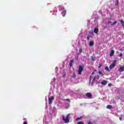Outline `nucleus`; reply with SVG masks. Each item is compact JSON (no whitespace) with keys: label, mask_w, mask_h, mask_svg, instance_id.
Instances as JSON below:
<instances>
[{"label":"nucleus","mask_w":124,"mask_h":124,"mask_svg":"<svg viewBox=\"0 0 124 124\" xmlns=\"http://www.w3.org/2000/svg\"><path fill=\"white\" fill-rule=\"evenodd\" d=\"M114 50H112L110 53V57H113V56H114Z\"/></svg>","instance_id":"13"},{"label":"nucleus","mask_w":124,"mask_h":124,"mask_svg":"<svg viewBox=\"0 0 124 124\" xmlns=\"http://www.w3.org/2000/svg\"><path fill=\"white\" fill-rule=\"evenodd\" d=\"M78 124H84V123L82 122H78Z\"/></svg>","instance_id":"26"},{"label":"nucleus","mask_w":124,"mask_h":124,"mask_svg":"<svg viewBox=\"0 0 124 124\" xmlns=\"http://www.w3.org/2000/svg\"><path fill=\"white\" fill-rule=\"evenodd\" d=\"M82 119V117L77 118L76 119V121H79V120H81Z\"/></svg>","instance_id":"25"},{"label":"nucleus","mask_w":124,"mask_h":124,"mask_svg":"<svg viewBox=\"0 0 124 124\" xmlns=\"http://www.w3.org/2000/svg\"><path fill=\"white\" fill-rule=\"evenodd\" d=\"M65 108H68V107H65Z\"/></svg>","instance_id":"36"},{"label":"nucleus","mask_w":124,"mask_h":124,"mask_svg":"<svg viewBox=\"0 0 124 124\" xmlns=\"http://www.w3.org/2000/svg\"><path fill=\"white\" fill-rule=\"evenodd\" d=\"M123 56V54L120 53L119 55V57H122Z\"/></svg>","instance_id":"29"},{"label":"nucleus","mask_w":124,"mask_h":124,"mask_svg":"<svg viewBox=\"0 0 124 124\" xmlns=\"http://www.w3.org/2000/svg\"><path fill=\"white\" fill-rule=\"evenodd\" d=\"M105 69L106 70H107V71H109V68L108 67H105Z\"/></svg>","instance_id":"24"},{"label":"nucleus","mask_w":124,"mask_h":124,"mask_svg":"<svg viewBox=\"0 0 124 124\" xmlns=\"http://www.w3.org/2000/svg\"><path fill=\"white\" fill-rule=\"evenodd\" d=\"M94 33H97L98 32V28H95L94 29Z\"/></svg>","instance_id":"14"},{"label":"nucleus","mask_w":124,"mask_h":124,"mask_svg":"<svg viewBox=\"0 0 124 124\" xmlns=\"http://www.w3.org/2000/svg\"><path fill=\"white\" fill-rule=\"evenodd\" d=\"M49 114L51 115V116H56V108H52L49 111Z\"/></svg>","instance_id":"3"},{"label":"nucleus","mask_w":124,"mask_h":124,"mask_svg":"<svg viewBox=\"0 0 124 124\" xmlns=\"http://www.w3.org/2000/svg\"><path fill=\"white\" fill-rule=\"evenodd\" d=\"M72 64H73V61L71 60L70 61V63H69V65H70V67H71V66H72Z\"/></svg>","instance_id":"15"},{"label":"nucleus","mask_w":124,"mask_h":124,"mask_svg":"<svg viewBox=\"0 0 124 124\" xmlns=\"http://www.w3.org/2000/svg\"><path fill=\"white\" fill-rule=\"evenodd\" d=\"M82 49L81 48H79V54H81V53H82Z\"/></svg>","instance_id":"23"},{"label":"nucleus","mask_w":124,"mask_h":124,"mask_svg":"<svg viewBox=\"0 0 124 124\" xmlns=\"http://www.w3.org/2000/svg\"><path fill=\"white\" fill-rule=\"evenodd\" d=\"M107 109H111V108H112V106H111V105H108L107 106Z\"/></svg>","instance_id":"19"},{"label":"nucleus","mask_w":124,"mask_h":124,"mask_svg":"<svg viewBox=\"0 0 124 124\" xmlns=\"http://www.w3.org/2000/svg\"><path fill=\"white\" fill-rule=\"evenodd\" d=\"M23 124H28V122H24L23 123Z\"/></svg>","instance_id":"30"},{"label":"nucleus","mask_w":124,"mask_h":124,"mask_svg":"<svg viewBox=\"0 0 124 124\" xmlns=\"http://www.w3.org/2000/svg\"><path fill=\"white\" fill-rule=\"evenodd\" d=\"M98 73H99V75L101 77L103 76V74L101 71H99Z\"/></svg>","instance_id":"21"},{"label":"nucleus","mask_w":124,"mask_h":124,"mask_svg":"<svg viewBox=\"0 0 124 124\" xmlns=\"http://www.w3.org/2000/svg\"><path fill=\"white\" fill-rule=\"evenodd\" d=\"M108 23L109 24L111 23V26H114V25H116V24H117V21H115L113 23H112V22L109 21Z\"/></svg>","instance_id":"12"},{"label":"nucleus","mask_w":124,"mask_h":124,"mask_svg":"<svg viewBox=\"0 0 124 124\" xmlns=\"http://www.w3.org/2000/svg\"><path fill=\"white\" fill-rule=\"evenodd\" d=\"M69 116H70V114H67L66 117H64V115L62 116V120L64 121V123H69Z\"/></svg>","instance_id":"2"},{"label":"nucleus","mask_w":124,"mask_h":124,"mask_svg":"<svg viewBox=\"0 0 124 124\" xmlns=\"http://www.w3.org/2000/svg\"><path fill=\"white\" fill-rule=\"evenodd\" d=\"M55 99V97L53 96H52L51 97L48 98V104H52V101Z\"/></svg>","instance_id":"6"},{"label":"nucleus","mask_w":124,"mask_h":124,"mask_svg":"<svg viewBox=\"0 0 124 124\" xmlns=\"http://www.w3.org/2000/svg\"><path fill=\"white\" fill-rule=\"evenodd\" d=\"M54 81H55V79H54Z\"/></svg>","instance_id":"38"},{"label":"nucleus","mask_w":124,"mask_h":124,"mask_svg":"<svg viewBox=\"0 0 124 124\" xmlns=\"http://www.w3.org/2000/svg\"><path fill=\"white\" fill-rule=\"evenodd\" d=\"M86 96L89 98H92V94L91 93H87Z\"/></svg>","instance_id":"10"},{"label":"nucleus","mask_w":124,"mask_h":124,"mask_svg":"<svg viewBox=\"0 0 124 124\" xmlns=\"http://www.w3.org/2000/svg\"><path fill=\"white\" fill-rule=\"evenodd\" d=\"M92 37H92L91 35H89L87 36V40H90V38H92Z\"/></svg>","instance_id":"18"},{"label":"nucleus","mask_w":124,"mask_h":124,"mask_svg":"<svg viewBox=\"0 0 124 124\" xmlns=\"http://www.w3.org/2000/svg\"><path fill=\"white\" fill-rule=\"evenodd\" d=\"M124 67L123 66H121L120 67L118 71H119V72H123V71H124Z\"/></svg>","instance_id":"9"},{"label":"nucleus","mask_w":124,"mask_h":124,"mask_svg":"<svg viewBox=\"0 0 124 124\" xmlns=\"http://www.w3.org/2000/svg\"><path fill=\"white\" fill-rule=\"evenodd\" d=\"M119 120H120V121H122V117L119 118Z\"/></svg>","instance_id":"35"},{"label":"nucleus","mask_w":124,"mask_h":124,"mask_svg":"<svg viewBox=\"0 0 124 124\" xmlns=\"http://www.w3.org/2000/svg\"><path fill=\"white\" fill-rule=\"evenodd\" d=\"M60 11H62L61 12V14L62 15L63 17L65 16V14H66V11L64 10V7H60L59 8Z\"/></svg>","instance_id":"4"},{"label":"nucleus","mask_w":124,"mask_h":124,"mask_svg":"<svg viewBox=\"0 0 124 124\" xmlns=\"http://www.w3.org/2000/svg\"><path fill=\"white\" fill-rule=\"evenodd\" d=\"M83 66H82L81 65L79 66L78 71V74L79 75H81V74H82V71H83Z\"/></svg>","instance_id":"5"},{"label":"nucleus","mask_w":124,"mask_h":124,"mask_svg":"<svg viewBox=\"0 0 124 124\" xmlns=\"http://www.w3.org/2000/svg\"><path fill=\"white\" fill-rule=\"evenodd\" d=\"M99 79V76L98 75L95 76L94 75V72H93L90 78V82H91V81H92V84H93L94 82H97Z\"/></svg>","instance_id":"1"},{"label":"nucleus","mask_w":124,"mask_h":124,"mask_svg":"<svg viewBox=\"0 0 124 124\" xmlns=\"http://www.w3.org/2000/svg\"><path fill=\"white\" fill-rule=\"evenodd\" d=\"M102 64H99V66H98V68H100V67H101V66H102Z\"/></svg>","instance_id":"28"},{"label":"nucleus","mask_w":124,"mask_h":124,"mask_svg":"<svg viewBox=\"0 0 124 124\" xmlns=\"http://www.w3.org/2000/svg\"><path fill=\"white\" fill-rule=\"evenodd\" d=\"M108 87H111V84H108Z\"/></svg>","instance_id":"33"},{"label":"nucleus","mask_w":124,"mask_h":124,"mask_svg":"<svg viewBox=\"0 0 124 124\" xmlns=\"http://www.w3.org/2000/svg\"><path fill=\"white\" fill-rule=\"evenodd\" d=\"M62 102H64L65 103H66V101H68V102H70V100L68 99L62 100Z\"/></svg>","instance_id":"16"},{"label":"nucleus","mask_w":124,"mask_h":124,"mask_svg":"<svg viewBox=\"0 0 124 124\" xmlns=\"http://www.w3.org/2000/svg\"><path fill=\"white\" fill-rule=\"evenodd\" d=\"M116 66V64L114 63H112L110 66L109 68L110 69H113Z\"/></svg>","instance_id":"8"},{"label":"nucleus","mask_w":124,"mask_h":124,"mask_svg":"<svg viewBox=\"0 0 124 124\" xmlns=\"http://www.w3.org/2000/svg\"><path fill=\"white\" fill-rule=\"evenodd\" d=\"M116 62H117V60H114L113 62H112V63H114L115 64H116Z\"/></svg>","instance_id":"27"},{"label":"nucleus","mask_w":124,"mask_h":124,"mask_svg":"<svg viewBox=\"0 0 124 124\" xmlns=\"http://www.w3.org/2000/svg\"><path fill=\"white\" fill-rule=\"evenodd\" d=\"M55 69H56V70H58V67H56L55 68Z\"/></svg>","instance_id":"34"},{"label":"nucleus","mask_w":124,"mask_h":124,"mask_svg":"<svg viewBox=\"0 0 124 124\" xmlns=\"http://www.w3.org/2000/svg\"><path fill=\"white\" fill-rule=\"evenodd\" d=\"M90 34H92V35L93 34V32H90Z\"/></svg>","instance_id":"32"},{"label":"nucleus","mask_w":124,"mask_h":124,"mask_svg":"<svg viewBox=\"0 0 124 124\" xmlns=\"http://www.w3.org/2000/svg\"><path fill=\"white\" fill-rule=\"evenodd\" d=\"M101 85L103 86H106L107 85V81L106 80H103L101 82Z\"/></svg>","instance_id":"7"},{"label":"nucleus","mask_w":124,"mask_h":124,"mask_svg":"<svg viewBox=\"0 0 124 124\" xmlns=\"http://www.w3.org/2000/svg\"><path fill=\"white\" fill-rule=\"evenodd\" d=\"M69 105H68V107H69Z\"/></svg>","instance_id":"37"},{"label":"nucleus","mask_w":124,"mask_h":124,"mask_svg":"<svg viewBox=\"0 0 124 124\" xmlns=\"http://www.w3.org/2000/svg\"><path fill=\"white\" fill-rule=\"evenodd\" d=\"M94 45V41H90L89 43V46H93Z\"/></svg>","instance_id":"11"},{"label":"nucleus","mask_w":124,"mask_h":124,"mask_svg":"<svg viewBox=\"0 0 124 124\" xmlns=\"http://www.w3.org/2000/svg\"><path fill=\"white\" fill-rule=\"evenodd\" d=\"M72 77L73 78H75V77H76V75L75 74V73H72Z\"/></svg>","instance_id":"17"},{"label":"nucleus","mask_w":124,"mask_h":124,"mask_svg":"<svg viewBox=\"0 0 124 124\" xmlns=\"http://www.w3.org/2000/svg\"><path fill=\"white\" fill-rule=\"evenodd\" d=\"M121 23L122 27H124V20H121Z\"/></svg>","instance_id":"20"},{"label":"nucleus","mask_w":124,"mask_h":124,"mask_svg":"<svg viewBox=\"0 0 124 124\" xmlns=\"http://www.w3.org/2000/svg\"><path fill=\"white\" fill-rule=\"evenodd\" d=\"M57 10L55 9L54 10L53 12L56 13L57 12Z\"/></svg>","instance_id":"31"},{"label":"nucleus","mask_w":124,"mask_h":124,"mask_svg":"<svg viewBox=\"0 0 124 124\" xmlns=\"http://www.w3.org/2000/svg\"><path fill=\"white\" fill-rule=\"evenodd\" d=\"M119 4V0H116L115 5H118Z\"/></svg>","instance_id":"22"}]
</instances>
